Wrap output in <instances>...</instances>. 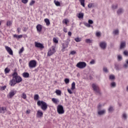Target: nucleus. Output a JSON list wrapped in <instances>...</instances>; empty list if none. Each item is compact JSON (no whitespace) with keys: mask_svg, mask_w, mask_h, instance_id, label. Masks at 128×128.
<instances>
[{"mask_svg":"<svg viewBox=\"0 0 128 128\" xmlns=\"http://www.w3.org/2000/svg\"><path fill=\"white\" fill-rule=\"evenodd\" d=\"M124 56H128V52L126 51V50H124Z\"/></svg>","mask_w":128,"mask_h":128,"instance_id":"54","label":"nucleus"},{"mask_svg":"<svg viewBox=\"0 0 128 128\" xmlns=\"http://www.w3.org/2000/svg\"><path fill=\"white\" fill-rule=\"evenodd\" d=\"M29 68H34L36 66V60H32L28 64Z\"/></svg>","mask_w":128,"mask_h":128,"instance_id":"6","label":"nucleus"},{"mask_svg":"<svg viewBox=\"0 0 128 128\" xmlns=\"http://www.w3.org/2000/svg\"><path fill=\"white\" fill-rule=\"evenodd\" d=\"M118 62H120V61L122 60V56L118 55Z\"/></svg>","mask_w":128,"mask_h":128,"instance_id":"44","label":"nucleus"},{"mask_svg":"<svg viewBox=\"0 0 128 128\" xmlns=\"http://www.w3.org/2000/svg\"><path fill=\"white\" fill-rule=\"evenodd\" d=\"M36 28L37 31H38L39 32H42V26L40 24H38L36 26Z\"/></svg>","mask_w":128,"mask_h":128,"instance_id":"17","label":"nucleus"},{"mask_svg":"<svg viewBox=\"0 0 128 128\" xmlns=\"http://www.w3.org/2000/svg\"><path fill=\"white\" fill-rule=\"evenodd\" d=\"M54 2L56 6H60V3L58 1L54 0Z\"/></svg>","mask_w":128,"mask_h":128,"instance_id":"31","label":"nucleus"},{"mask_svg":"<svg viewBox=\"0 0 128 128\" xmlns=\"http://www.w3.org/2000/svg\"><path fill=\"white\" fill-rule=\"evenodd\" d=\"M93 6H94L93 4L90 3L88 4V8H93Z\"/></svg>","mask_w":128,"mask_h":128,"instance_id":"53","label":"nucleus"},{"mask_svg":"<svg viewBox=\"0 0 128 128\" xmlns=\"http://www.w3.org/2000/svg\"><path fill=\"white\" fill-rule=\"evenodd\" d=\"M94 24V21L92 20H89L88 23L86 22H84V24L86 26V28H90V26H92L91 24Z\"/></svg>","mask_w":128,"mask_h":128,"instance_id":"10","label":"nucleus"},{"mask_svg":"<svg viewBox=\"0 0 128 128\" xmlns=\"http://www.w3.org/2000/svg\"><path fill=\"white\" fill-rule=\"evenodd\" d=\"M16 84V82L14 77H12V79L10 82V84L11 86H14Z\"/></svg>","mask_w":128,"mask_h":128,"instance_id":"15","label":"nucleus"},{"mask_svg":"<svg viewBox=\"0 0 128 128\" xmlns=\"http://www.w3.org/2000/svg\"><path fill=\"white\" fill-rule=\"evenodd\" d=\"M78 0L79 2H80L81 6H82L84 8V0Z\"/></svg>","mask_w":128,"mask_h":128,"instance_id":"36","label":"nucleus"},{"mask_svg":"<svg viewBox=\"0 0 128 128\" xmlns=\"http://www.w3.org/2000/svg\"><path fill=\"white\" fill-rule=\"evenodd\" d=\"M76 66L78 68H80V69L84 68L86 66V63L84 62H79L76 64Z\"/></svg>","mask_w":128,"mask_h":128,"instance_id":"5","label":"nucleus"},{"mask_svg":"<svg viewBox=\"0 0 128 128\" xmlns=\"http://www.w3.org/2000/svg\"><path fill=\"white\" fill-rule=\"evenodd\" d=\"M109 112H112L114 111V107L112 106H110L108 109Z\"/></svg>","mask_w":128,"mask_h":128,"instance_id":"41","label":"nucleus"},{"mask_svg":"<svg viewBox=\"0 0 128 128\" xmlns=\"http://www.w3.org/2000/svg\"><path fill=\"white\" fill-rule=\"evenodd\" d=\"M126 48V43L124 42H122L120 44V50H122Z\"/></svg>","mask_w":128,"mask_h":128,"instance_id":"22","label":"nucleus"},{"mask_svg":"<svg viewBox=\"0 0 128 128\" xmlns=\"http://www.w3.org/2000/svg\"><path fill=\"white\" fill-rule=\"evenodd\" d=\"M28 0H22V2L23 4H28Z\"/></svg>","mask_w":128,"mask_h":128,"instance_id":"57","label":"nucleus"},{"mask_svg":"<svg viewBox=\"0 0 128 128\" xmlns=\"http://www.w3.org/2000/svg\"><path fill=\"white\" fill-rule=\"evenodd\" d=\"M102 107V105L100 103H99L98 106V110H101Z\"/></svg>","mask_w":128,"mask_h":128,"instance_id":"42","label":"nucleus"},{"mask_svg":"<svg viewBox=\"0 0 128 128\" xmlns=\"http://www.w3.org/2000/svg\"><path fill=\"white\" fill-rule=\"evenodd\" d=\"M109 80H116V76L114 75H110L109 76Z\"/></svg>","mask_w":128,"mask_h":128,"instance_id":"27","label":"nucleus"},{"mask_svg":"<svg viewBox=\"0 0 128 128\" xmlns=\"http://www.w3.org/2000/svg\"><path fill=\"white\" fill-rule=\"evenodd\" d=\"M103 71L104 72H106V74H108V68H106V67H104L103 68Z\"/></svg>","mask_w":128,"mask_h":128,"instance_id":"45","label":"nucleus"},{"mask_svg":"<svg viewBox=\"0 0 128 128\" xmlns=\"http://www.w3.org/2000/svg\"><path fill=\"white\" fill-rule=\"evenodd\" d=\"M68 19H65L64 20V24H68Z\"/></svg>","mask_w":128,"mask_h":128,"instance_id":"60","label":"nucleus"},{"mask_svg":"<svg viewBox=\"0 0 128 128\" xmlns=\"http://www.w3.org/2000/svg\"><path fill=\"white\" fill-rule=\"evenodd\" d=\"M106 109H103L101 110H98V114L99 116H104V114H106Z\"/></svg>","mask_w":128,"mask_h":128,"instance_id":"12","label":"nucleus"},{"mask_svg":"<svg viewBox=\"0 0 128 128\" xmlns=\"http://www.w3.org/2000/svg\"><path fill=\"white\" fill-rule=\"evenodd\" d=\"M64 32H68V30H66V28H64Z\"/></svg>","mask_w":128,"mask_h":128,"instance_id":"62","label":"nucleus"},{"mask_svg":"<svg viewBox=\"0 0 128 128\" xmlns=\"http://www.w3.org/2000/svg\"><path fill=\"white\" fill-rule=\"evenodd\" d=\"M34 2H36L34 0H32L30 4V6H32Z\"/></svg>","mask_w":128,"mask_h":128,"instance_id":"58","label":"nucleus"},{"mask_svg":"<svg viewBox=\"0 0 128 128\" xmlns=\"http://www.w3.org/2000/svg\"><path fill=\"white\" fill-rule=\"evenodd\" d=\"M68 36H72V32H68Z\"/></svg>","mask_w":128,"mask_h":128,"instance_id":"63","label":"nucleus"},{"mask_svg":"<svg viewBox=\"0 0 128 128\" xmlns=\"http://www.w3.org/2000/svg\"><path fill=\"white\" fill-rule=\"evenodd\" d=\"M85 42L86 44H92V40L90 39H86Z\"/></svg>","mask_w":128,"mask_h":128,"instance_id":"38","label":"nucleus"},{"mask_svg":"<svg viewBox=\"0 0 128 128\" xmlns=\"http://www.w3.org/2000/svg\"><path fill=\"white\" fill-rule=\"evenodd\" d=\"M44 22H45L46 26H50V20H48V18H46V19H44Z\"/></svg>","mask_w":128,"mask_h":128,"instance_id":"26","label":"nucleus"},{"mask_svg":"<svg viewBox=\"0 0 128 128\" xmlns=\"http://www.w3.org/2000/svg\"><path fill=\"white\" fill-rule=\"evenodd\" d=\"M20 28H17V30H18V33H20Z\"/></svg>","mask_w":128,"mask_h":128,"instance_id":"61","label":"nucleus"},{"mask_svg":"<svg viewBox=\"0 0 128 128\" xmlns=\"http://www.w3.org/2000/svg\"><path fill=\"white\" fill-rule=\"evenodd\" d=\"M12 22H11V21H8L6 22L7 26H12Z\"/></svg>","mask_w":128,"mask_h":128,"instance_id":"46","label":"nucleus"},{"mask_svg":"<svg viewBox=\"0 0 128 128\" xmlns=\"http://www.w3.org/2000/svg\"><path fill=\"white\" fill-rule=\"evenodd\" d=\"M57 112L59 114H64V106L62 105H58L57 106Z\"/></svg>","mask_w":128,"mask_h":128,"instance_id":"4","label":"nucleus"},{"mask_svg":"<svg viewBox=\"0 0 128 128\" xmlns=\"http://www.w3.org/2000/svg\"><path fill=\"white\" fill-rule=\"evenodd\" d=\"M38 106H40L42 110L45 112V110H46L48 109V104H46V102H44V101H40L39 100L37 102Z\"/></svg>","mask_w":128,"mask_h":128,"instance_id":"1","label":"nucleus"},{"mask_svg":"<svg viewBox=\"0 0 128 128\" xmlns=\"http://www.w3.org/2000/svg\"><path fill=\"white\" fill-rule=\"evenodd\" d=\"M68 92L70 94H72V90L70 89H68Z\"/></svg>","mask_w":128,"mask_h":128,"instance_id":"59","label":"nucleus"},{"mask_svg":"<svg viewBox=\"0 0 128 128\" xmlns=\"http://www.w3.org/2000/svg\"><path fill=\"white\" fill-rule=\"evenodd\" d=\"M55 92L57 96H62V91L60 90H56Z\"/></svg>","mask_w":128,"mask_h":128,"instance_id":"25","label":"nucleus"},{"mask_svg":"<svg viewBox=\"0 0 128 128\" xmlns=\"http://www.w3.org/2000/svg\"><path fill=\"white\" fill-rule=\"evenodd\" d=\"M34 46L36 48H44V46L42 44L36 42H34Z\"/></svg>","mask_w":128,"mask_h":128,"instance_id":"11","label":"nucleus"},{"mask_svg":"<svg viewBox=\"0 0 128 128\" xmlns=\"http://www.w3.org/2000/svg\"><path fill=\"white\" fill-rule=\"evenodd\" d=\"M74 40L76 42H82V38H74Z\"/></svg>","mask_w":128,"mask_h":128,"instance_id":"34","label":"nucleus"},{"mask_svg":"<svg viewBox=\"0 0 128 128\" xmlns=\"http://www.w3.org/2000/svg\"><path fill=\"white\" fill-rule=\"evenodd\" d=\"M110 86L111 88H116V82H112L110 83Z\"/></svg>","mask_w":128,"mask_h":128,"instance_id":"28","label":"nucleus"},{"mask_svg":"<svg viewBox=\"0 0 128 128\" xmlns=\"http://www.w3.org/2000/svg\"><path fill=\"white\" fill-rule=\"evenodd\" d=\"M53 41H54V42L55 44H58V40L56 38H54Z\"/></svg>","mask_w":128,"mask_h":128,"instance_id":"50","label":"nucleus"},{"mask_svg":"<svg viewBox=\"0 0 128 128\" xmlns=\"http://www.w3.org/2000/svg\"><path fill=\"white\" fill-rule=\"evenodd\" d=\"M99 46L102 50H106V48L108 44L106 42H100Z\"/></svg>","mask_w":128,"mask_h":128,"instance_id":"7","label":"nucleus"},{"mask_svg":"<svg viewBox=\"0 0 128 128\" xmlns=\"http://www.w3.org/2000/svg\"><path fill=\"white\" fill-rule=\"evenodd\" d=\"M5 48L6 50L8 52L9 54H10L11 56H12L13 52L12 50V48L8 46H6Z\"/></svg>","mask_w":128,"mask_h":128,"instance_id":"14","label":"nucleus"},{"mask_svg":"<svg viewBox=\"0 0 128 128\" xmlns=\"http://www.w3.org/2000/svg\"><path fill=\"white\" fill-rule=\"evenodd\" d=\"M6 112V107L0 108V114H4Z\"/></svg>","mask_w":128,"mask_h":128,"instance_id":"18","label":"nucleus"},{"mask_svg":"<svg viewBox=\"0 0 128 128\" xmlns=\"http://www.w3.org/2000/svg\"><path fill=\"white\" fill-rule=\"evenodd\" d=\"M22 76H24V78H30V74L28 72H24L22 74Z\"/></svg>","mask_w":128,"mask_h":128,"instance_id":"24","label":"nucleus"},{"mask_svg":"<svg viewBox=\"0 0 128 128\" xmlns=\"http://www.w3.org/2000/svg\"><path fill=\"white\" fill-rule=\"evenodd\" d=\"M37 116L38 118H42V116H44V113H42V112L40 110H38L37 112Z\"/></svg>","mask_w":128,"mask_h":128,"instance_id":"16","label":"nucleus"},{"mask_svg":"<svg viewBox=\"0 0 128 128\" xmlns=\"http://www.w3.org/2000/svg\"><path fill=\"white\" fill-rule=\"evenodd\" d=\"M96 36L97 38H100L102 36V32H96Z\"/></svg>","mask_w":128,"mask_h":128,"instance_id":"47","label":"nucleus"},{"mask_svg":"<svg viewBox=\"0 0 128 128\" xmlns=\"http://www.w3.org/2000/svg\"><path fill=\"white\" fill-rule=\"evenodd\" d=\"M124 68H128V60H126V64L123 65Z\"/></svg>","mask_w":128,"mask_h":128,"instance_id":"29","label":"nucleus"},{"mask_svg":"<svg viewBox=\"0 0 128 128\" xmlns=\"http://www.w3.org/2000/svg\"><path fill=\"white\" fill-rule=\"evenodd\" d=\"M52 101L55 104H58V103L60 102V100L56 98H52Z\"/></svg>","mask_w":128,"mask_h":128,"instance_id":"21","label":"nucleus"},{"mask_svg":"<svg viewBox=\"0 0 128 128\" xmlns=\"http://www.w3.org/2000/svg\"><path fill=\"white\" fill-rule=\"evenodd\" d=\"M64 82L66 84H70V79L66 78L64 79Z\"/></svg>","mask_w":128,"mask_h":128,"instance_id":"43","label":"nucleus"},{"mask_svg":"<svg viewBox=\"0 0 128 128\" xmlns=\"http://www.w3.org/2000/svg\"><path fill=\"white\" fill-rule=\"evenodd\" d=\"M75 88H76V82H73L72 84L71 90H74Z\"/></svg>","mask_w":128,"mask_h":128,"instance_id":"30","label":"nucleus"},{"mask_svg":"<svg viewBox=\"0 0 128 128\" xmlns=\"http://www.w3.org/2000/svg\"><path fill=\"white\" fill-rule=\"evenodd\" d=\"M39 98H40V96H38V94H36L34 96V100H38Z\"/></svg>","mask_w":128,"mask_h":128,"instance_id":"48","label":"nucleus"},{"mask_svg":"<svg viewBox=\"0 0 128 128\" xmlns=\"http://www.w3.org/2000/svg\"><path fill=\"white\" fill-rule=\"evenodd\" d=\"M24 47H22V48L19 51V54H22V52H24Z\"/></svg>","mask_w":128,"mask_h":128,"instance_id":"55","label":"nucleus"},{"mask_svg":"<svg viewBox=\"0 0 128 128\" xmlns=\"http://www.w3.org/2000/svg\"><path fill=\"white\" fill-rule=\"evenodd\" d=\"M6 86H2L0 88L1 90H6Z\"/></svg>","mask_w":128,"mask_h":128,"instance_id":"51","label":"nucleus"},{"mask_svg":"<svg viewBox=\"0 0 128 128\" xmlns=\"http://www.w3.org/2000/svg\"><path fill=\"white\" fill-rule=\"evenodd\" d=\"M26 114H30V110H27L26 111Z\"/></svg>","mask_w":128,"mask_h":128,"instance_id":"64","label":"nucleus"},{"mask_svg":"<svg viewBox=\"0 0 128 128\" xmlns=\"http://www.w3.org/2000/svg\"><path fill=\"white\" fill-rule=\"evenodd\" d=\"M12 78L15 80L16 83L20 84L22 80V78L18 74V72H14L12 75Z\"/></svg>","mask_w":128,"mask_h":128,"instance_id":"2","label":"nucleus"},{"mask_svg":"<svg viewBox=\"0 0 128 128\" xmlns=\"http://www.w3.org/2000/svg\"><path fill=\"white\" fill-rule=\"evenodd\" d=\"M122 120H128V114H126V113H123L122 114Z\"/></svg>","mask_w":128,"mask_h":128,"instance_id":"20","label":"nucleus"},{"mask_svg":"<svg viewBox=\"0 0 128 128\" xmlns=\"http://www.w3.org/2000/svg\"><path fill=\"white\" fill-rule=\"evenodd\" d=\"M54 52H56V49L54 46H52V48L50 49V50L48 52V56H52Z\"/></svg>","mask_w":128,"mask_h":128,"instance_id":"9","label":"nucleus"},{"mask_svg":"<svg viewBox=\"0 0 128 128\" xmlns=\"http://www.w3.org/2000/svg\"><path fill=\"white\" fill-rule=\"evenodd\" d=\"M114 68L116 70H120V66L118 64H115Z\"/></svg>","mask_w":128,"mask_h":128,"instance_id":"35","label":"nucleus"},{"mask_svg":"<svg viewBox=\"0 0 128 128\" xmlns=\"http://www.w3.org/2000/svg\"><path fill=\"white\" fill-rule=\"evenodd\" d=\"M14 38H22V35H16V34H14Z\"/></svg>","mask_w":128,"mask_h":128,"instance_id":"37","label":"nucleus"},{"mask_svg":"<svg viewBox=\"0 0 128 128\" xmlns=\"http://www.w3.org/2000/svg\"><path fill=\"white\" fill-rule=\"evenodd\" d=\"M112 10H116V8H118V4L112 5Z\"/></svg>","mask_w":128,"mask_h":128,"instance_id":"49","label":"nucleus"},{"mask_svg":"<svg viewBox=\"0 0 128 128\" xmlns=\"http://www.w3.org/2000/svg\"><path fill=\"white\" fill-rule=\"evenodd\" d=\"M21 98H24V100H26V93H22V95L21 96Z\"/></svg>","mask_w":128,"mask_h":128,"instance_id":"32","label":"nucleus"},{"mask_svg":"<svg viewBox=\"0 0 128 128\" xmlns=\"http://www.w3.org/2000/svg\"><path fill=\"white\" fill-rule=\"evenodd\" d=\"M112 34L114 36H118L120 34V30L118 29L115 30L113 31Z\"/></svg>","mask_w":128,"mask_h":128,"instance_id":"19","label":"nucleus"},{"mask_svg":"<svg viewBox=\"0 0 128 128\" xmlns=\"http://www.w3.org/2000/svg\"><path fill=\"white\" fill-rule=\"evenodd\" d=\"M96 63V60H92L90 62V64H94Z\"/></svg>","mask_w":128,"mask_h":128,"instance_id":"56","label":"nucleus"},{"mask_svg":"<svg viewBox=\"0 0 128 128\" xmlns=\"http://www.w3.org/2000/svg\"><path fill=\"white\" fill-rule=\"evenodd\" d=\"M10 72V68H6L4 69L5 74H8Z\"/></svg>","mask_w":128,"mask_h":128,"instance_id":"39","label":"nucleus"},{"mask_svg":"<svg viewBox=\"0 0 128 128\" xmlns=\"http://www.w3.org/2000/svg\"><path fill=\"white\" fill-rule=\"evenodd\" d=\"M78 18H84V14L83 13H79L78 15Z\"/></svg>","mask_w":128,"mask_h":128,"instance_id":"40","label":"nucleus"},{"mask_svg":"<svg viewBox=\"0 0 128 128\" xmlns=\"http://www.w3.org/2000/svg\"><path fill=\"white\" fill-rule=\"evenodd\" d=\"M92 88L96 92V84H92Z\"/></svg>","mask_w":128,"mask_h":128,"instance_id":"33","label":"nucleus"},{"mask_svg":"<svg viewBox=\"0 0 128 128\" xmlns=\"http://www.w3.org/2000/svg\"><path fill=\"white\" fill-rule=\"evenodd\" d=\"M16 94V90H12L8 94L9 98H12Z\"/></svg>","mask_w":128,"mask_h":128,"instance_id":"13","label":"nucleus"},{"mask_svg":"<svg viewBox=\"0 0 128 128\" xmlns=\"http://www.w3.org/2000/svg\"><path fill=\"white\" fill-rule=\"evenodd\" d=\"M76 54V52L73 50L70 52V54L74 56V54Z\"/></svg>","mask_w":128,"mask_h":128,"instance_id":"52","label":"nucleus"},{"mask_svg":"<svg viewBox=\"0 0 128 128\" xmlns=\"http://www.w3.org/2000/svg\"><path fill=\"white\" fill-rule=\"evenodd\" d=\"M70 42V39L68 38L66 40H65V43L62 44V52H64V50L68 47V44Z\"/></svg>","mask_w":128,"mask_h":128,"instance_id":"3","label":"nucleus"},{"mask_svg":"<svg viewBox=\"0 0 128 128\" xmlns=\"http://www.w3.org/2000/svg\"><path fill=\"white\" fill-rule=\"evenodd\" d=\"M96 96L98 98V100H100L102 98V92L100 90V88L96 87Z\"/></svg>","mask_w":128,"mask_h":128,"instance_id":"8","label":"nucleus"},{"mask_svg":"<svg viewBox=\"0 0 128 128\" xmlns=\"http://www.w3.org/2000/svg\"><path fill=\"white\" fill-rule=\"evenodd\" d=\"M124 12V9L120 8L117 11V14L120 15L122 14Z\"/></svg>","mask_w":128,"mask_h":128,"instance_id":"23","label":"nucleus"}]
</instances>
